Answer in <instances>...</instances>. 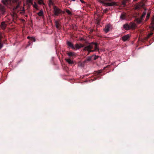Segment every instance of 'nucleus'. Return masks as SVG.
Returning a JSON list of instances; mask_svg holds the SVG:
<instances>
[{
  "instance_id": "1",
  "label": "nucleus",
  "mask_w": 154,
  "mask_h": 154,
  "mask_svg": "<svg viewBox=\"0 0 154 154\" xmlns=\"http://www.w3.org/2000/svg\"><path fill=\"white\" fill-rule=\"evenodd\" d=\"M2 2L7 7L8 5L12 6L13 7V10L14 11L17 10L19 8L22 13L25 12L24 7L21 8L20 7L21 1L20 0H2Z\"/></svg>"
},
{
  "instance_id": "2",
  "label": "nucleus",
  "mask_w": 154,
  "mask_h": 154,
  "mask_svg": "<svg viewBox=\"0 0 154 154\" xmlns=\"http://www.w3.org/2000/svg\"><path fill=\"white\" fill-rule=\"evenodd\" d=\"M98 50L97 44L94 42L91 43L89 45L86 46L83 49V51H88V55L91 52H94Z\"/></svg>"
},
{
  "instance_id": "3",
  "label": "nucleus",
  "mask_w": 154,
  "mask_h": 154,
  "mask_svg": "<svg viewBox=\"0 0 154 154\" xmlns=\"http://www.w3.org/2000/svg\"><path fill=\"white\" fill-rule=\"evenodd\" d=\"M98 2L102 3L106 6H116L117 3L115 2H112L111 3L106 2L105 0H97Z\"/></svg>"
},
{
  "instance_id": "4",
  "label": "nucleus",
  "mask_w": 154,
  "mask_h": 154,
  "mask_svg": "<svg viewBox=\"0 0 154 154\" xmlns=\"http://www.w3.org/2000/svg\"><path fill=\"white\" fill-rule=\"evenodd\" d=\"M53 9L54 10L53 12L54 13V14L53 15V16H57L62 13H64V11H62L56 6H54L53 7Z\"/></svg>"
},
{
  "instance_id": "5",
  "label": "nucleus",
  "mask_w": 154,
  "mask_h": 154,
  "mask_svg": "<svg viewBox=\"0 0 154 154\" xmlns=\"http://www.w3.org/2000/svg\"><path fill=\"white\" fill-rule=\"evenodd\" d=\"M142 2H141L138 3L135 6V8L136 9H140L141 8H143L145 5V2L147 0H142Z\"/></svg>"
},
{
  "instance_id": "6",
  "label": "nucleus",
  "mask_w": 154,
  "mask_h": 154,
  "mask_svg": "<svg viewBox=\"0 0 154 154\" xmlns=\"http://www.w3.org/2000/svg\"><path fill=\"white\" fill-rule=\"evenodd\" d=\"M5 13V8L2 5L0 4V16L3 17Z\"/></svg>"
},
{
  "instance_id": "7",
  "label": "nucleus",
  "mask_w": 154,
  "mask_h": 154,
  "mask_svg": "<svg viewBox=\"0 0 154 154\" xmlns=\"http://www.w3.org/2000/svg\"><path fill=\"white\" fill-rule=\"evenodd\" d=\"M66 44L68 46V48H71L73 50L75 49V46H74L73 44L71 42L69 41H67Z\"/></svg>"
},
{
  "instance_id": "8",
  "label": "nucleus",
  "mask_w": 154,
  "mask_h": 154,
  "mask_svg": "<svg viewBox=\"0 0 154 154\" xmlns=\"http://www.w3.org/2000/svg\"><path fill=\"white\" fill-rule=\"evenodd\" d=\"M92 56H90L87 57L86 58V59L84 61V62L85 63H87L88 62L91 61H92Z\"/></svg>"
},
{
  "instance_id": "9",
  "label": "nucleus",
  "mask_w": 154,
  "mask_h": 154,
  "mask_svg": "<svg viewBox=\"0 0 154 154\" xmlns=\"http://www.w3.org/2000/svg\"><path fill=\"white\" fill-rule=\"evenodd\" d=\"M130 37V36L129 35L127 34L123 36L122 38V40L124 41H126Z\"/></svg>"
},
{
  "instance_id": "10",
  "label": "nucleus",
  "mask_w": 154,
  "mask_h": 154,
  "mask_svg": "<svg viewBox=\"0 0 154 154\" xmlns=\"http://www.w3.org/2000/svg\"><path fill=\"white\" fill-rule=\"evenodd\" d=\"M6 26L7 25L5 21H3L1 23V27L3 29H5Z\"/></svg>"
},
{
  "instance_id": "11",
  "label": "nucleus",
  "mask_w": 154,
  "mask_h": 154,
  "mask_svg": "<svg viewBox=\"0 0 154 154\" xmlns=\"http://www.w3.org/2000/svg\"><path fill=\"white\" fill-rule=\"evenodd\" d=\"M110 26L109 25H108L105 26V28L104 29V31L106 33L108 32L109 30Z\"/></svg>"
},
{
  "instance_id": "12",
  "label": "nucleus",
  "mask_w": 154,
  "mask_h": 154,
  "mask_svg": "<svg viewBox=\"0 0 154 154\" xmlns=\"http://www.w3.org/2000/svg\"><path fill=\"white\" fill-rule=\"evenodd\" d=\"M65 60L69 64H72L74 63L73 61L70 58L66 59Z\"/></svg>"
},
{
  "instance_id": "13",
  "label": "nucleus",
  "mask_w": 154,
  "mask_h": 154,
  "mask_svg": "<svg viewBox=\"0 0 154 154\" xmlns=\"http://www.w3.org/2000/svg\"><path fill=\"white\" fill-rule=\"evenodd\" d=\"M55 25L56 27L58 29H60V24L59 23V21H58L56 20L55 22Z\"/></svg>"
},
{
  "instance_id": "14",
  "label": "nucleus",
  "mask_w": 154,
  "mask_h": 154,
  "mask_svg": "<svg viewBox=\"0 0 154 154\" xmlns=\"http://www.w3.org/2000/svg\"><path fill=\"white\" fill-rule=\"evenodd\" d=\"M2 36L0 35V50L3 48V44L2 41Z\"/></svg>"
},
{
  "instance_id": "15",
  "label": "nucleus",
  "mask_w": 154,
  "mask_h": 154,
  "mask_svg": "<svg viewBox=\"0 0 154 154\" xmlns=\"http://www.w3.org/2000/svg\"><path fill=\"white\" fill-rule=\"evenodd\" d=\"M120 19H122V20H124L126 18V14H122L120 16Z\"/></svg>"
},
{
  "instance_id": "16",
  "label": "nucleus",
  "mask_w": 154,
  "mask_h": 154,
  "mask_svg": "<svg viewBox=\"0 0 154 154\" xmlns=\"http://www.w3.org/2000/svg\"><path fill=\"white\" fill-rule=\"evenodd\" d=\"M124 28L126 30H128L130 29V26L128 24H125L123 25Z\"/></svg>"
},
{
  "instance_id": "17",
  "label": "nucleus",
  "mask_w": 154,
  "mask_h": 154,
  "mask_svg": "<svg viewBox=\"0 0 154 154\" xmlns=\"http://www.w3.org/2000/svg\"><path fill=\"white\" fill-rule=\"evenodd\" d=\"M67 54L69 57H72L75 55L74 53L71 52H68Z\"/></svg>"
},
{
  "instance_id": "18",
  "label": "nucleus",
  "mask_w": 154,
  "mask_h": 154,
  "mask_svg": "<svg viewBox=\"0 0 154 154\" xmlns=\"http://www.w3.org/2000/svg\"><path fill=\"white\" fill-rule=\"evenodd\" d=\"M130 26V28H134L135 27V24L134 23H131L129 25Z\"/></svg>"
},
{
  "instance_id": "19",
  "label": "nucleus",
  "mask_w": 154,
  "mask_h": 154,
  "mask_svg": "<svg viewBox=\"0 0 154 154\" xmlns=\"http://www.w3.org/2000/svg\"><path fill=\"white\" fill-rule=\"evenodd\" d=\"M142 20H143L142 19H141L140 18H137L136 19V21L137 22V23L138 24H140L141 23V22Z\"/></svg>"
},
{
  "instance_id": "20",
  "label": "nucleus",
  "mask_w": 154,
  "mask_h": 154,
  "mask_svg": "<svg viewBox=\"0 0 154 154\" xmlns=\"http://www.w3.org/2000/svg\"><path fill=\"white\" fill-rule=\"evenodd\" d=\"M146 14V11H144L143 13L142 14L140 18L143 20V19L145 17V16Z\"/></svg>"
},
{
  "instance_id": "21",
  "label": "nucleus",
  "mask_w": 154,
  "mask_h": 154,
  "mask_svg": "<svg viewBox=\"0 0 154 154\" xmlns=\"http://www.w3.org/2000/svg\"><path fill=\"white\" fill-rule=\"evenodd\" d=\"M75 49H74V50H76L77 49H79L80 48V47L79 46V45L77 43L75 45Z\"/></svg>"
},
{
  "instance_id": "22",
  "label": "nucleus",
  "mask_w": 154,
  "mask_h": 154,
  "mask_svg": "<svg viewBox=\"0 0 154 154\" xmlns=\"http://www.w3.org/2000/svg\"><path fill=\"white\" fill-rule=\"evenodd\" d=\"M38 15L39 16H42L43 15V12L42 11H40L37 13Z\"/></svg>"
},
{
  "instance_id": "23",
  "label": "nucleus",
  "mask_w": 154,
  "mask_h": 154,
  "mask_svg": "<svg viewBox=\"0 0 154 154\" xmlns=\"http://www.w3.org/2000/svg\"><path fill=\"white\" fill-rule=\"evenodd\" d=\"M92 56V58H93V59L94 60H96L99 57V56H96L95 55H93Z\"/></svg>"
},
{
  "instance_id": "24",
  "label": "nucleus",
  "mask_w": 154,
  "mask_h": 154,
  "mask_svg": "<svg viewBox=\"0 0 154 154\" xmlns=\"http://www.w3.org/2000/svg\"><path fill=\"white\" fill-rule=\"evenodd\" d=\"M33 7L37 10L38 9V5L36 2H34V4L33 5Z\"/></svg>"
},
{
  "instance_id": "25",
  "label": "nucleus",
  "mask_w": 154,
  "mask_h": 154,
  "mask_svg": "<svg viewBox=\"0 0 154 154\" xmlns=\"http://www.w3.org/2000/svg\"><path fill=\"white\" fill-rule=\"evenodd\" d=\"M151 26L154 25V16L152 18L151 22Z\"/></svg>"
},
{
  "instance_id": "26",
  "label": "nucleus",
  "mask_w": 154,
  "mask_h": 154,
  "mask_svg": "<svg viewBox=\"0 0 154 154\" xmlns=\"http://www.w3.org/2000/svg\"><path fill=\"white\" fill-rule=\"evenodd\" d=\"M150 13H149L147 14V16H146V18L145 19V20L147 21V20H148L149 19V16H150Z\"/></svg>"
},
{
  "instance_id": "27",
  "label": "nucleus",
  "mask_w": 154,
  "mask_h": 154,
  "mask_svg": "<svg viewBox=\"0 0 154 154\" xmlns=\"http://www.w3.org/2000/svg\"><path fill=\"white\" fill-rule=\"evenodd\" d=\"M127 0H124L122 2V4L124 6H125L126 5V2Z\"/></svg>"
},
{
  "instance_id": "28",
  "label": "nucleus",
  "mask_w": 154,
  "mask_h": 154,
  "mask_svg": "<svg viewBox=\"0 0 154 154\" xmlns=\"http://www.w3.org/2000/svg\"><path fill=\"white\" fill-rule=\"evenodd\" d=\"M30 38H31V40L33 42H35V38L34 37H31L28 36L27 37V38L29 39Z\"/></svg>"
},
{
  "instance_id": "29",
  "label": "nucleus",
  "mask_w": 154,
  "mask_h": 154,
  "mask_svg": "<svg viewBox=\"0 0 154 154\" xmlns=\"http://www.w3.org/2000/svg\"><path fill=\"white\" fill-rule=\"evenodd\" d=\"M38 3L40 5L44 4L43 1V0H38Z\"/></svg>"
},
{
  "instance_id": "30",
  "label": "nucleus",
  "mask_w": 154,
  "mask_h": 154,
  "mask_svg": "<svg viewBox=\"0 0 154 154\" xmlns=\"http://www.w3.org/2000/svg\"><path fill=\"white\" fill-rule=\"evenodd\" d=\"M66 12L69 15L72 14L71 12L69 10H66Z\"/></svg>"
},
{
  "instance_id": "31",
  "label": "nucleus",
  "mask_w": 154,
  "mask_h": 154,
  "mask_svg": "<svg viewBox=\"0 0 154 154\" xmlns=\"http://www.w3.org/2000/svg\"><path fill=\"white\" fill-rule=\"evenodd\" d=\"M101 72L102 71L101 70H98L96 72V73L95 74H97V75H98L101 73Z\"/></svg>"
},
{
  "instance_id": "32",
  "label": "nucleus",
  "mask_w": 154,
  "mask_h": 154,
  "mask_svg": "<svg viewBox=\"0 0 154 154\" xmlns=\"http://www.w3.org/2000/svg\"><path fill=\"white\" fill-rule=\"evenodd\" d=\"M108 11V10L107 9H104L103 11V12L104 13H106V12H107Z\"/></svg>"
},
{
  "instance_id": "33",
  "label": "nucleus",
  "mask_w": 154,
  "mask_h": 154,
  "mask_svg": "<svg viewBox=\"0 0 154 154\" xmlns=\"http://www.w3.org/2000/svg\"><path fill=\"white\" fill-rule=\"evenodd\" d=\"M153 34V33L152 32H151L150 33H149L148 35V37H150Z\"/></svg>"
},
{
  "instance_id": "34",
  "label": "nucleus",
  "mask_w": 154,
  "mask_h": 154,
  "mask_svg": "<svg viewBox=\"0 0 154 154\" xmlns=\"http://www.w3.org/2000/svg\"><path fill=\"white\" fill-rule=\"evenodd\" d=\"M79 45V46L80 47V48H82V47H84V45H83V44H80Z\"/></svg>"
},
{
  "instance_id": "35",
  "label": "nucleus",
  "mask_w": 154,
  "mask_h": 154,
  "mask_svg": "<svg viewBox=\"0 0 154 154\" xmlns=\"http://www.w3.org/2000/svg\"><path fill=\"white\" fill-rule=\"evenodd\" d=\"M29 2L31 3L32 4H33L32 0H28Z\"/></svg>"
},
{
  "instance_id": "36",
  "label": "nucleus",
  "mask_w": 154,
  "mask_h": 154,
  "mask_svg": "<svg viewBox=\"0 0 154 154\" xmlns=\"http://www.w3.org/2000/svg\"><path fill=\"white\" fill-rule=\"evenodd\" d=\"M80 1L82 3H85V2L84 1H83V0H80Z\"/></svg>"
},
{
  "instance_id": "37",
  "label": "nucleus",
  "mask_w": 154,
  "mask_h": 154,
  "mask_svg": "<svg viewBox=\"0 0 154 154\" xmlns=\"http://www.w3.org/2000/svg\"><path fill=\"white\" fill-rule=\"evenodd\" d=\"M112 0H105V2L107 1L109 2H111Z\"/></svg>"
},
{
  "instance_id": "38",
  "label": "nucleus",
  "mask_w": 154,
  "mask_h": 154,
  "mask_svg": "<svg viewBox=\"0 0 154 154\" xmlns=\"http://www.w3.org/2000/svg\"><path fill=\"white\" fill-rule=\"evenodd\" d=\"M151 28L153 30H154V25H152L151 26Z\"/></svg>"
},
{
  "instance_id": "39",
  "label": "nucleus",
  "mask_w": 154,
  "mask_h": 154,
  "mask_svg": "<svg viewBox=\"0 0 154 154\" xmlns=\"http://www.w3.org/2000/svg\"><path fill=\"white\" fill-rule=\"evenodd\" d=\"M50 4H53V2L51 1H50Z\"/></svg>"
},
{
  "instance_id": "40",
  "label": "nucleus",
  "mask_w": 154,
  "mask_h": 154,
  "mask_svg": "<svg viewBox=\"0 0 154 154\" xmlns=\"http://www.w3.org/2000/svg\"><path fill=\"white\" fill-rule=\"evenodd\" d=\"M96 79H97V78H95V79H94V80H96Z\"/></svg>"
},
{
  "instance_id": "41",
  "label": "nucleus",
  "mask_w": 154,
  "mask_h": 154,
  "mask_svg": "<svg viewBox=\"0 0 154 154\" xmlns=\"http://www.w3.org/2000/svg\"><path fill=\"white\" fill-rule=\"evenodd\" d=\"M145 10H146V8H145Z\"/></svg>"
},
{
  "instance_id": "42",
  "label": "nucleus",
  "mask_w": 154,
  "mask_h": 154,
  "mask_svg": "<svg viewBox=\"0 0 154 154\" xmlns=\"http://www.w3.org/2000/svg\"><path fill=\"white\" fill-rule=\"evenodd\" d=\"M134 1H137V0H134Z\"/></svg>"
},
{
  "instance_id": "43",
  "label": "nucleus",
  "mask_w": 154,
  "mask_h": 154,
  "mask_svg": "<svg viewBox=\"0 0 154 154\" xmlns=\"http://www.w3.org/2000/svg\"><path fill=\"white\" fill-rule=\"evenodd\" d=\"M2 17L0 16V18H1Z\"/></svg>"
},
{
  "instance_id": "44",
  "label": "nucleus",
  "mask_w": 154,
  "mask_h": 154,
  "mask_svg": "<svg viewBox=\"0 0 154 154\" xmlns=\"http://www.w3.org/2000/svg\"><path fill=\"white\" fill-rule=\"evenodd\" d=\"M153 38L154 39V37Z\"/></svg>"
}]
</instances>
